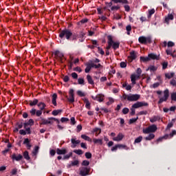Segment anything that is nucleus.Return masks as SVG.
<instances>
[{
    "label": "nucleus",
    "instance_id": "obj_29",
    "mask_svg": "<svg viewBox=\"0 0 176 176\" xmlns=\"http://www.w3.org/2000/svg\"><path fill=\"white\" fill-rule=\"evenodd\" d=\"M39 152V146H36L34 147V149L32 151V155L33 156H36V155H38V153Z\"/></svg>",
    "mask_w": 176,
    "mask_h": 176
},
{
    "label": "nucleus",
    "instance_id": "obj_32",
    "mask_svg": "<svg viewBox=\"0 0 176 176\" xmlns=\"http://www.w3.org/2000/svg\"><path fill=\"white\" fill-rule=\"evenodd\" d=\"M23 157L24 159H25V160H30V159H31V157H30V154L28 153V151H25L23 153Z\"/></svg>",
    "mask_w": 176,
    "mask_h": 176
},
{
    "label": "nucleus",
    "instance_id": "obj_27",
    "mask_svg": "<svg viewBox=\"0 0 176 176\" xmlns=\"http://www.w3.org/2000/svg\"><path fill=\"white\" fill-rule=\"evenodd\" d=\"M89 65L91 66V68H100L101 67V64L98 63V65H96V63L91 62L89 63Z\"/></svg>",
    "mask_w": 176,
    "mask_h": 176
},
{
    "label": "nucleus",
    "instance_id": "obj_3",
    "mask_svg": "<svg viewBox=\"0 0 176 176\" xmlns=\"http://www.w3.org/2000/svg\"><path fill=\"white\" fill-rule=\"evenodd\" d=\"M107 43L108 46L107 47V50H109L111 47L114 49V50H116V49H119V45H120V43L119 41H113V38L112 36H107Z\"/></svg>",
    "mask_w": 176,
    "mask_h": 176
},
{
    "label": "nucleus",
    "instance_id": "obj_53",
    "mask_svg": "<svg viewBox=\"0 0 176 176\" xmlns=\"http://www.w3.org/2000/svg\"><path fill=\"white\" fill-rule=\"evenodd\" d=\"M74 71H76V72H82V68L80 67H76L73 69Z\"/></svg>",
    "mask_w": 176,
    "mask_h": 176
},
{
    "label": "nucleus",
    "instance_id": "obj_48",
    "mask_svg": "<svg viewBox=\"0 0 176 176\" xmlns=\"http://www.w3.org/2000/svg\"><path fill=\"white\" fill-rule=\"evenodd\" d=\"M168 138L170 137V138H173L174 135H176V131L173 130L172 132L168 135Z\"/></svg>",
    "mask_w": 176,
    "mask_h": 176
},
{
    "label": "nucleus",
    "instance_id": "obj_26",
    "mask_svg": "<svg viewBox=\"0 0 176 176\" xmlns=\"http://www.w3.org/2000/svg\"><path fill=\"white\" fill-rule=\"evenodd\" d=\"M87 80L89 85H94V80H93V78L90 75L87 76Z\"/></svg>",
    "mask_w": 176,
    "mask_h": 176
},
{
    "label": "nucleus",
    "instance_id": "obj_34",
    "mask_svg": "<svg viewBox=\"0 0 176 176\" xmlns=\"http://www.w3.org/2000/svg\"><path fill=\"white\" fill-rule=\"evenodd\" d=\"M175 75L174 72L172 73H166L165 74L166 78H167V79H171V78H173Z\"/></svg>",
    "mask_w": 176,
    "mask_h": 176
},
{
    "label": "nucleus",
    "instance_id": "obj_45",
    "mask_svg": "<svg viewBox=\"0 0 176 176\" xmlns=\"http://www.w3.org/2000/svg\"><path fill=\"white\" fill-rule=\"evenodd\" d=\"M141 74H142V70L141 68H138L136 70V75L140 77L141 76Z\"/></svg>",
    "mask_w": 176,
    "mask_h": 176
},
{
    "label": "nucleus",
    "instance_id": "obj_12",
    "mask_svg": "<svg viewBox=\"0 0 176 176\" xmlns=\"http://www.w3.org/2000/svg\"><path fill=\"white\" fill-rule=\"evenodd\" d=\"M10 157L13 160H16V162H20V160L23 159V155L21 154L16 155V153H14L10 156Z\"/></svg>",
    "mask_w": 176,
    "mask_h": 176
},
{
    "label": "nucleus",
    "instance_id": "obj_1",
    "mask_svg": "<svg viewBox=\"0 0 176 176\" xmlns=\"http://www.w3.org/2000/svg\"><path fill=\"white\" fill-rule=\"evenodd\" d=\"M144 134H149L148 136L145 138L146 141H151L155 138V135L151 133H155V125L149 126L148 127L143 129Z\"/></svg>",
    "mask_w": 176,
    "mask_h": 176
},
{
    "label": "nucleus",
    "instance_id": "obj_23",
    "mask_svg": "<svg viewBox=\"0 0 176 176\" xmlns=\"http://www.w3.org/2000/svg\"><path fill=\"white\" fill-rule=\"evenodd\" d=\"M37 106L38 107L40 111H43V109H45V108H46V104H45L42 102L37 104Z\"/></svg>",
    "mask_w": 176,
    "mask_h": 176
},
{
    "label": "nucleus",
    "instance_id": "obj_61",
    "mask_svg": "<svg viewBox=\"0 0 176 176\" xmlns=\"http://www.w3.org/2000/svg\"><path fill=\"white\" fill-rule=\"evenodd\" d=\"M72 78H73V79H76L78 78V74L76 72L72 73Z\"/></svg>",
    "mask_w": 176,
    "mask_h": 176
},
{
    "label": "nucleus",
    "instance_id": "obj_9",
    "mask_svg": "<svg viewBox=\"0 0 176 176\" xmlns=\"http://www.w3.org/2000/svg\"><path fill=\"white\" fill-rule=\"evenodd\" d=\"M137 54H138V53H137L135 51H131L128 56V61L129 63H133V60L137 58Z\"/></svg>",
    "mask_w": 176,
    "mask_h": 176
},
{
    "label": "nucleus",
    "instance_id": "obj_38",
    "mask_svg": "<svg viewBox=\"0 0 176 176\" xmlns=\"http://www.w3.org/2000/svg\"><path fill=\"white\" fill-rule=\"evenodd\" d=\"M122 86H123L124 87H125V88H126V90H127V91L131 90V89H132L131 85H127V83H126V82L124 83V84L122 85Z\"/></svg>",
    "mask_w": 176,
    "mask_h": 176
},
{
    "label": "nucleus",
    "instance_id": "obj_46",
    "mask_svg": "<svg viewBox=\"0 0 176 176\" xmlns=\"http://www.w3.org/2000/svg\"><path fill=\"white\" fill-rule=\"evenodd\" d=\"M70 123L73 126L76 124V120H75V118L74 117H72V118H70Z\"/></svg>",
    "mask_w": 176,
    "mask_h": 176
},
{
    "label": "nucleus",
    "instance_id": "obj_36",
    "mask_svg": "<svg viewBox=\"0 0 176 176\" xmlns=\"http://www.w3.org/2000/svg\"><path fill=\"white\" fill-rule=\"evenodd\" d=\"M94 133H96V135H98L99 134H101V129L100 128H95L94 129Z\"/></svg>",
    "mask_w": 176,
    "mask_h": 176
},
{
    "label": "nucleus",
    "instance_id": "obj_21",
    "mask_svg": "<svg viewBox=\"0 0 176 176\" xmlns=\"http://www.w3.org/2000/svg\"><path fill=\"white\" fill-rule=\"evenodd\" d=\"M39 101L38 100V99H34V100H30V102H29V105L30 106V107H34V106H35V105H38V102Z\"/></svg>",
    "mask_w": 176,
    "mask_h": 176
},
{
    "label": "nucleus",
    "instance_id": "obj_44",
    "mask_svg": "<svg viewBox=\"0 0 176 176\" xmlns=\"http://www.w3.org/2000/svg\"><path fill=\"white\" fill-rule=\"evenodd\" d=\"M148 58V60H155V54H149L147 56Z\"/></svg>",
    "mask_w": 176,
    "mask_h": 176
},
{
    "label": "nucleus",
    "instance_id": "obj_14",
    "mask_svg": "<svg viewBox=\"0 0 176 176\" xmlns=\"http://www.w3.org/2000/svg\"><path fill=\"white\" fill-rule=\"evenodd\" d=\"M138 79H140V76H137V74H133L131 75V81L132 85H135V83H137L136 80H138Z\"/></svg>",
    "mask_w": 176,
    "mask_h": 176
},
{
    "label": "nucleus",
    "instance_id": "obj_28",
    "mask_svg": "<svg viewBox=\"0 0 176 176\" xmlns=\"http://www.w3.org/2000/svg\"><path fill=\"white\" fill-rule=\"evenodd\" d=\"M94 144H98L99 145H102V139H93Z\"/></svg>",
    "mask_w": 176,
    "mask_h": 176
},
{
    "label": "nucleus",
    "instance_id": "obj_11",
    "mask_svg": "<svg viewBox=\"0 0 176 176\" xmlns=\"http://www.w3.org/2000/svg\"><path fill=\"white\" fill-rule=\"evenodd\" d=\"M133 108L137 109V108H141L142 107H148V103L145 102H138L132 105Z\"/></svg>",
    "mask_w": 176,
    "mask_h": 176
},
{
    "label": "nucleus",
    "instance_id": "obj_5",
    "mask_svg": "<svg viewBox=\"0 0 176 176\" xmlns=\"http://www.w3.org/2000/svg\"><path fill=\"white\" fill-rule=\"evenodd\" d=\"M66 98L70 104L75 102V91L72 89L69 90V95L66 96Z\"/></svg>",
    "mask_w": 176,
    "mask_h": 176
},
{
    "label": "nucleus",
    "instance_id": "obj_57",
    "mask_svg": "<svg viewBox=\"0 0 176 176\" xmlns=\"http://www.w3.org/2000/svg\"><path fill=\"white\" fill-rule=\"evenodd\" d=\"M60 122H61L62 123H65V122H69V119H68V118H62L60 119Z\"/></svg>",
    "mask_w": 176,
    "mask_h": 176
},
{
    "label": "nucleus",
    "instance_id": "obj_30",
    "mask_svg": "<svg viewBox=\"0 0 176 176\" xmlns=\"http://www.w3.org/2000/svg\"><path fill=\"white\" fill-rule=\"evenodd\" d=\"M81 138L85 140V141H88L89 142H91V138L86 135H81Z\"/></svg>",
    "mask_w": 176,
    "mask_h": 176
},
{
    "label": "nucleus",
    "instance_id": "obj_16",
    "mask_svg": "<svg viewBox=\"0 0 176 176\" xmlns=\"http://www.w3.org/2000/svg\"><path fill=\"white\" fill-rule=\"evenodd\" d=\"M123 138H124L123 133H119L116 137L113 138V141H117L119 142V141H122Z\"/></svg>",
    "mask_w": 176,
    "mask_h": 176
},
{
    "label": "nucleus",
    "instance_id": "obj_56",
    "mask_svg": "<svg viewBox=\"0 0 176 176\" xmlns=\"http://www.w3.org/2000/svg\"><path fill=\"white\" fill-rule=\"evenodd\" d=\"M173 46H175V43L173 41H168V47H173Z\"/></svg>",
    "mask_w": 176,
    "mask_h": 176
},
{
    "label": "nucleus",
    "instance_id": "obj_54",
    "mask_svg": "<svg viewBox=\"0 0 176 176\" xmlns=\"http://www.w3.org/2000/svg\"><path fill=\"white\" fill-rule=\"evenodd\" d=\"M126 30L127 31V35H130V31H131V25H127Z\"/></svg>",
    "mask_w": 176,
    "mask_h": 176
},
{
    "label": "nucleus",
    "instance_id": "obj_24",
    "mask_svg": "<svg viewBox=\"0 0 176 176\" xmlns=\"http://www.w3.org/2000/svg\"><path fill=\"white\" fill-rule=\"evenodd\" d=\"M83 101L85 103L86 108H87V109H90V102L89 101V99L84 98Z\"/></svg>",
    "mask_w": 176,
    "mask_h": 176
},
{
    "label": "nucleus",
    "instance_id": "obj_10",
    "mask_svg": "<svg viewBox=\"0 0 176 176\" xmlns=\"http://www.w3.org/2000/svg\"><path fill=\"white\" fill-rule=\"evenodd\" d=\"M80 175L86 176L89 175V173H90V168L86 167L80 168Z\"/></svg>",
    "mask_w": 176,
    "mask_h": 176
},
{
    "label": "nucleus",
    "instance_id": "obj_49",
    "mask_svg": "<svg viewBox=\"0 0 176 176\" xmlns=\"http://www.w3.org/2000/svg\"><path fill=\"white\" fill-rule=\"evenodd\" d=\"M119 9H120V6H113L111 8V10H119Z\"/></svg>",
    "mask_w": 176,
    "mask_h": 176
},
{
    "label": "nucleus",
    "instance_id": "obj_19",
    "mask_svg": "<svg viewBox=\"0 0 176 176\" xmlns=\"http://www.w3.org/2000/svg\"><path fill=\"white\" fill-rule=\"evenodd\" d=\"M56 153H57V155H65V153H67V149L66 148H63V149L57 148Z\"/></svg>",
    "mask_w": 176,
    "mask_h": 176
},
{
    "label": "nucleus",
    "instance_id": "obj_33",
    "mask_svg": "<svg viewBox=\"0 0 176 176\" xmlns=\"http://www.w3.org/2000/svg\"><path fill=\"white\" fill-rule=\"evenodd\" d=\"M61 112H63V110L58 109V110H54L52 113L54 116H57V115L61 113Z\"/></svg>",
    "mask_w": 176,
    "mask_h": 176
},
{
    "label": "nucleus",
    "instance_id": "obj_50",
    "mask_svg": "<svg viewBox=\"0 0 176 176\" xmlns=\"http://www.w3.org/2000/svg\"><path fill=\"white\" fill-rule=\"evenodd\" d=\"M72 156V152L64 156V160L69 159Z\"/></svg>",
    "mask_w": 176,
    "mask_h": 176
},
{
    "label": "nucleus",
    "instance_id": "obj_42",
    "mask_svg": "<svg viewBox=\"0 0 176 176\" xmlns=\"http://www.w3.org/2000/svg\"><path fill=\"white\" fill-rule=\"evenodd\" d=\"M74 153H76V155H83V151L80 150V149H78V150H74L73 151Z\"/></svg>",
    "mask_w": 176,
    "mask_h": 176
},
{
    "label": "nucleus",
    "instance_id": "obj_20",
    "mask_svg": "<svg viewBox=\"0 0 176 176\" xmlns=\"http://www.w3.org/2000/svg\"><path fill=\"white\" fill-rule=\"evenodd\" d=\"M56 100H57V94H54L52 95V104L53 105H54L55 107L57 106V102H56Z\"/></svg>",
    "mask_w": 176,
    "mask_h": 176
},
{
    "label": "nucleus",
    "instance_id": "obj_62",
    "mask_svg": "<svg viewBox=\"0 0 176 176\" xmlns=\"http://www.w3.org/2000/svg\"><path fill=\"white\" fill-rule=\"evenodd\" d=\"M42 115V110H37L36 111V116H41Z\"/></svg>",
    "mask_w": 176,
    "mask_h": 176
},
{
    "label": "nucleus",
    "instance_id": "obj_55",
    "mask_svg": "<svg viewBox=\"0 0 176 176\" xmlns=\"http://www.w3.org/2000/svg\"><path fill=\"white\" fill-rule=\"evenodd\" d=\"M138 120V117H137L136 118H131L129 120V124H131L133 123H135V121Z\"/></svg>",
    "mask_w": 176,
    "mask_h": 176
},
{
    "label": "nucleus",
    "instance_id": "obj_35",
    "mask_svg": "<svg viewBox=\"0 0 176 176\" xmlns=\"http://www.w3.org/2000/svg\"><path fill=\"white\" fill-rule=\"evenodd\" d=\"M140 61L148 63V61H149V58H148V56H140Z\"/></svg>",
    "mask_w": 176,
    "mask_h": 176
},
{
    "label": "nucleus",
    "instance_id": "obj_59",
    "mask_svg": "<svg viewBox=\"0 0 176 176\" xmlns=\"http://www.w3.org/2000/svg\"><path fill=\"white\" fill-rule=\"evenodd\" d=\"M90 164V162L87 160H84L82 163V166H89Z\"/></svg>",
    "mask_w": 176,
    "mask_h": 176
},
{
    "label": "nucleus",
    "instance_id": "obj_18",
    "mask_svg": "<svg viewBox=\"0 0 176 176\" xmlns=\"http://www.w3.org/2000/svg\"><path fill=\"white\" fill-rule=\"evenodd\" d=\"M168 137H169L168 134H166L165 135L159 138L156 140L157 144H159V142H162L164 140H168Z\"/></svg>",
    "mask_w": 176,
    "mask_h": 176
},
{
    "label": "nucleus",
    "instance_id": "obj_41",
    "mask_svg": "<svg viewBox=\"0 0 176 176\" xmlns=\"http://www.w3.org/2000/svg\"><path fill=\"white\" fill-rule=\"evenodd\" d=\"M118 149H127V146L124 144H117Z\"/></svg>",
    "mask_w": 176,
    "mask_h": 176
},
{
    "label": "nucleus",
    "instance_id": "obj_51",
    "mask_svg": "<svg viewBox=\"0 0 176 176\" xmlns=\"http://www.w3.org/2000/svg\"><path fill=\"white\" fill-rule=\"evenodd\" d=\"M166 53L168 56H172L174 57V55H173V51L171 50H166Z\"/></svg>",
    "mask_w": 176,
    "mask_h": 176
},
{
    "label": "nucleus",
    "instance_id": "obj_8",
    "mask_svg": "<svg viewBox=\"0 0 176 176\" xmlns=\"http://www.w3.org/2000/svg\"><path fill=\"white\" fill-rule=\"evenodd\" d=\"M168 97H170V91L166 89L164 91V97L160 98L158 102V104H162V102H166L168 100Z\"/></svg>",
    "mask_w": 176,
    "mask_h": 176
},
{
    "label": "nucleus",
    "instance_id": "obj_6",
    "mask_svg": "<svg viewBox=\"0 0 176 176\" xmlns=\"http://www.w3.org/2000/svg\"><path fill=\"white\" fill-rule=\"evenodd\" d=\"M138 41L140 43H142V45H148V43H151L152 38L150 36H142L139 37Z\"/></svg>",
    "mask_w": 176,
    "mask_h": 176
},
{
    "label": "nucleus",
    "instance_id": "obj_47",
    "mask_svg": "<svg viewBox=\"0 0 176 176\" xmlns=\"http://www.w3.org/2000/svg\"><path fill=\"white\" fill-rule=\"evenodd\" d=\"M78 85H85V79L83 78H78Z\"/></svg>",
    "mask_w": 176,
    "mask_h": 176
},
{
    "label": "nucleus",
    "instance_id": "obj_37",
    "mask_svg": "<svg viewBox=\"0 0 176 176\" xmlns=\"http://www.w3.org/2000/svg\"><path fill=\"white\" fill-rule=\"evenodd\" d=\"M76 93H77L78 96H79V97H85L86 96V94H85V92H83L80 90L77 91Z\"/></svg>",
    "mask_w": 176,
    "mask_h": 176
},
{
    "label": "nucleus",
    "instance_id": "obj_13",
    "mask_svg": "<svg viewBox=\"0 0 176 176\" xmlns=\"http://www.w3.org/2000/svg\"><path fill=\"white\" fill-rule=\"evenodd\" d=\"M71 142L72 144V148H76L77 145L80 144V140H77L76 138L74 137L71 139Z\"/></svg>",
    "mask_w": 176,
    "mask_h": 176
},
{
    "label": "nucleus",
    "instance_id": "obj_7",
    "mask_svg": "<svg viewBox=\"0 0 176 176\" xmlns=\"http://www.w3.org/2000/svg\"><path fill=\"white\" fill-rule=\"evenodd\" d=\"M59 36L60 38H64L65 36L67 39H69L72 36V32L69 30H64L60 32Z\"/></svg>",
    "mask_w": 176,
    "mask_h": 176
},
{
    "label": "nucleus",
    "instance_id": "obj_15",
    "mask_svg": "<svg viewBox=\"0 0 176 176\" xmlns=\"http://www.w3.org/2000/svg\"><path fill=\"white\" fill-rule=\"evenodd\" d=\"M93 100H96L99 102H102L104 101V95L98 94L96 97L92 96Z\"/></svg>",
    "mask_w": 176,
    "mask_h": 176
},
{
    "label": "nucleus",
    "instance_id": "obj_2",
    "mask_svg": "<svg viewBox=\"0 0 176 176\" xmlns=\"http://www.w3.org/2000/svg\"><path fill=\"white\" fill-rule=\"evenodd\" d=\"M141 98V96L139 94H124L121 97L122 100L124 101H130V102H134V101H138V99Z\"/></svg>",
    "mask_w": 176,
    "mask_h": 176
},
{
    "label": "nucleus",
    "instance_id": "obj_64",
    "mask_svg": "<svg viewBox=\"0 0 176 176\" xmlns=\"http://www.w3.org/2000/svg\"><path fill=\"white\" fill-rule=\"evenodd\" d=\"M170 85H172V86H176V80L174 79H172L170 82Z\"/></svg>",
    "mask_w": 176,
    "mask_h": 176
},
{
    "label": "nucleus",
    "instance_id": "obj_40",
    "mask_svg": "<svg viewBox=\"0 0 176 176\" xmlns=\"http://www.w3.org/2000/svg\"><path fill=\"white\" fill-rule=\"evenodd\" d=\"M147 71H150V72H151V74H154L155 73V66L151 65V66L148 67Z\"/></svg>",
    "mask_w": 176,
    "mask_h": 176
},
{
    "label": "nucleus",
    "instance_id": "obj_58",
    "mask_svg": "<svg viewBox=\"0 0 176 176\" xmlns=\"http://www.w3.org/2000/svg\"><path fill=\"white\" fill-rule=\"evenodd\" d=\"M173 126H174V124L173 122H169L167 125L166 130H170Z\"/></svg>",
    "mask_w": 176,
    "mask_h": 176
},
{
    "label": "nucleus",
    "instance_id": "obj_43",
    "mask_svg": "<svg viewBox=\"0 0 176 176\" xmlns=\"http://www.w3.org/2000/svg\"><path fill=\"white\" fill-rule=\"evenodd\" d=\"M170 98L172 101H176V92H173L170 94Z\"/></svg>",
    "mask_w": 176,
    "mask_h": 176
},
{
    "label": "nucleus",
    "instance_id": "obj_63",
    "mask_svg": "<svg viewBox=\"0 0 176 176\" xmlns=\"http://www.w3.org/2000/svg\"><path fill=\"white\" fill-rule=\"evenodd\" d=\"M85 157H87V159H91V153H85Z\"/></svg>",
    "mask_w": 176,
    "mask_h": 176
},
{
    "label": "nucleus",
    "instance_id": "obj_17",
    "mask_svg": "<svg viewBox=\"0 0 176 176\" xmlns=\"http://www.w3.org/2000/svg\"><path fill=\"white\" fill-rule=\"evenodd\" d=\"M170 20H174V15H173V14H168V16L165 17L164 23L169 24Z\"/></svg>",
    "mask_w": 176,
    "mask_h": 176
},
{
    "label": "nucleus",
    "instance_id": "obj_52",
    "mask_svg": "<svg viewBox=\"0 0 176 176\" xmlns=\"http://www.w3.org/2000/svg\"><path fill=\"white\" fill-rule=\"evenodd\" d=\"M129 108H124L123 109H122V113H124V115H127V113H129Z\"/></svg>",
    "mask_w": 176,
    "mask_h": 176
},
{
    "label": "nucleus",
    "instance_id": "obj_25",
    "mask_svg": "<svg viewBox=\"0 0 176 176\" xmlns=\"http://www.w3.org/2000/svg\"><path fill=\"white\" fill-rule=\"evenodd\" d=\"M55 56H56V57H59V58H60V60L63 61V57H64V54L60 52V51H56Z\"/></svg>",
    "mask_w": 176,
    "mask_h": 176
},
{
    "label": "nucleus",
    "instance_id": "obj_4",
    "mask_svg": "<svg viewBox=\"0 0 176 176\" xmlns=\"http://www.w3.org/2000/svg\"><path fill=\"white\" fill-rule=\"evenodd\" d=\"M54 122H57V123H60V120L56 118H48L47 119L41 118H40V124L42 125H46V124H53Z\"/></svg>",
    "mask_w": 176,
    "mask_h": 176
},
{
    "label": "nucleus",
    "instance_id": "obj_60",
    "mask_svg": "<svg viewBox=\"0 0 176 176\" xmlns=\"http://www.w3.org/2000/svg\"><path fill=\"white\" fill-rule=\"evenodd\" d=\"M17 174V168H14L11 171V175H16Z\"/></svg>",
    "mask_w": 176,
    "mask_h": 176
},
{
    "label": "nucleus",
    "instance_id": "obj_39",
    "mask_svg": "<svg viewBox=\"0 0 176 176\" xmlns=\"http://www.w3.org/2000/svg\"><path fill=\"white\" fill-rule=\"evenodd\" d=\"M142 138H143L142 136H139L135 140L134 144H140V142L142 141Z\"/></svg>",
    "mask_w": 176,
    "mask_h": 176
},
{
    "label": "nucleus",
    "instance_id": "obj_22",
    "mask_svg": "<svg viewBox=\"0 0 176 176\" xmlns=\"http://www.w3.org/2000/svg\"><path fill=\"white\" fill-rule=\"evenodd\" d=\"M23 144L26 145L28 149H31V144H30V140L28 138L25 139Z\"/></svg>",
    "mask_w": 176,
    "mask_h": 176
},
{
    "label": "nucleus",
    "instance_id": "obj_31",
    "mask_svg": "<svg viewBox=\"0 0 176 176\" xmlns=\"http://www.w3.org/2000/svg\"><path fill=\"white\" fill-rule=\"evenodd\" d=\"M91 69V66L90 65V63L86 64V68L85 69L86 74H89L90 72V70Z\"/></svg>",
    "mask_w": 176,
    "mask_h": 176
}]
</instances>
